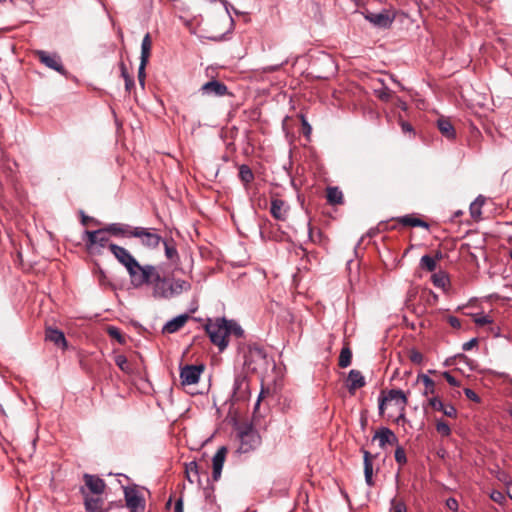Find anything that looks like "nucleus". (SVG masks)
<instances>
[{
  "mask_svg": "<svg viewBox=\"0 0 512 512\" xmlns=\"http://www.w3.org/2000/svg\"><path fill=\"white\" fill-rule=\"evenodd\" d=\"M109 250L115 258L127 269L130 276L131 284L134 286L141 273L146 269V265H141L135 257L124 247L116 244H110Z\"/></svg>",
  "mask_w": 512,
  "mask_h": 512,
  "instance_id": "f03ea898",
  "label": "nucleus"
},
{
  "mask_svg": "<svg viewBox=\"0 0 512 512\" xmlns=\"http://www.w3.org/2000/svg\"><path fill=\"white\" fill-rule=\"evenodd\" d=\"M240 451L247 453L254 449L260 442V437L251 425H244L239 429Z\"/></svg>",
  "mask_w": 512,
  "mask_h": 512,
  "instance_id": "423d86ee",
  "label": "nucleus"
},
{
  "mask_svg": "<svg viewBox=\"0 0 512 512\" xmlns=\"http://www.w3.org/2000/svg\"><path fill=\"white\" fill-rule=\"evenodd\" d=\"M363 452V461H364V476L365 482L368 486H374L373 481V460L375 459V455H372L367 450H362Z\"/></svg>",
  "mask_w": 512,
  "mask_h": 512,
  "instance_id": "aec40b11",
  "label": "nucleus"
},
{
  "mask_svg": "<svg viewBox=\"0 0 512 512\" xmlns=\"http://www.w3.org/2000/svg\"><path fill=\"white\" fill-rule=\"evenodd\" d=\"M352 360V351L348 346H345L342 348L340 355H339V362L338 365L341 368H346L351 364Z\"/></svg>",
  "mask_w": 512,
  "mask_h": 512,
  "instance_id": "c85d7f7f",
  "label": "nucleus"
},
{
  "mask_svg": "<svg viewBox=\"0 0 512 512\" xmlns=\"http://www.w3.org/2000/svg\"><path fill=\"white\" fill-rule=\"evenodd\" d=\"M391 506L392 512H407L406 505L396 498L391 501Z\"/></svg>",
  "mask_w": 512,
  "mask_h": 512,
  "instance_id": "79ce46f5",
  "label": "nucleus"
},
{
  "mask_svg": "<svg viewBox=\"0 0 512 512\" xmlns=\"http://www.w3.org/2000/svg\"><path fill=\"white\" fill-rule=\"evenodd\" d=\"M270 213L275 219L285 221L287 219L288 205L281 199H273Z\"/></svg>",
  "mask_w": 512,
  "mask_h": 512,
  "instance_id": "412c9836",
  "label": "nucleus"
},
{
  "mask_svg": "<svg viewBox=\"0 0 512 512\" xmlns=\"http://www.w3.org/2000/svg\"><path fill=\"white\" fill-rule=\"evenodd\" d=\"M35 57L45 66L50 69H53L60 74H65V68L61 63V59L57 54H49L43 50H36L34 52Z\"/></svg>",
  "mask_w": 512,
  "mask_h": 512,
  "instance_id": "6e6552de",
  "label": "nucleus"
},
{
  "mask_svg": "<svg viewBox=\"0 0 512 512\" xmlns=\"http://www.w3.org/2000/svg\"><path fill=\"white\" fill-rule=\"evenodd\" d=\"M474 323L478 326H485L493 323V319L489 315L476 314L473 319Z\"/></svg>",
  "mask_w": 512,
  "mask_h": 512,
  "instance_id": "4c0bfd02",
  "label": "nucleus"
},
{
  "mask_svg": "<svg viewBox=\"0 0 512 512\" xmlns=\"http://www.w3.org/2000/svg\"><path fill=\"white\" fill-rule=\"evenodd\" d=\"M434 286L444 289L449 284L448 275L444 272L435 273L431 277Z\"/></svg>",
  "mask_w": 512,
  "mask_h": 512,
  "instance_id": "7c9ffc66",
  "label": "nucleus"
},
{
  "mask_svg": "<svg viewBox=\"0 0 512 512\" xmlns=\"http://www.w3.org/2000/svg\"><path fill=\"white\" fill-rule=\"evenodd\" d=\"M175 512H183V501L179 499L175 504Z\"/></svg>",
  "mask_w": 512,
  "mask_h": 512,
  "instance_id": "6e6d98bb",
  "label": "nucleus"
},
{
  "mask_svg": "<svg viewBox=\"0 0 512 512\" xmlns=\"http://www.w3.org/2000/svg\"><path fill=\"white\" fill-rule=\"evenodd\" d=\"M401 126H402V130L404 132L412 131V126L409 123H407V122H402Z\"/></svg>",
  "mask_w": 512,
  "mask_h": 512,
  "instance_id": "4d7b16f0",
  "label": "nucleus"
},
{
  "mask_svg": "<svg viewBox=\"0 0 512 512\" xmlns=\"http://www.w3.org/2000/svg\"><path fill=\"white\" fill-rule=\"evenodd\" d=\"M420 266L427 271L432 272L436 269V259L429 255H424L420 260Z\"/></svg>",
  "mask_w": 512,
  "mask_h": 512,
  "instance_id": "72a5a7b5",
  "label": "nucleus"
},
{
  "mask_svg": "<svg viewBox=\"0 0 512 512\" xmlns=\"http://www.w3.org/2000/svg\"><path fill=\"white\" fill-rule=\"evenodd\" d=\"M80 493L84 498L86 512H103L104 500L101 495L90 494L84 487L80 488Z\"/></svg>",
  "mask_w": 512,
  "mask_h": 512,
  "instance_id": "1a4fd4ad",
  "label": "nucleus"
},
{
  "mask_svg": "<svg viewBox=\"0 0 512 512\" xmlns=\"http://www.w3.org/2000/svg\"><path fill=\"white\" fill-rule=\"evenodd\" d=\"M434 259H436V260H440V259H442V253H441L440 251H438V252L436 253V256H435V258H434Z\"/></svg>",
  "mask_w": 512,
  "mask_h": 512,
  "instance_id": "e2e57ef3",
  "label": "nucleus"
},
{
  "mask_svg": "<svg viewBox=\"0 0 512 512\" xmlns=\"http://www.w3.org/2000/svg\"><path fill=\"white\" fill-rule=\"evenodd\" d=\"M186 474L187 479L190 483H193L194 480L192 479L191 475L194 474L195 476L198 475V465L196 462H190L186 465Z\"/></svg>",
  "mask_w": 512,
  "mask_h": 512,
  "instance_id": "ea45409f",
  "label": "nucleus"
},
{
  "mask_svg": "<svg viewBox=\"0 0 512 512\" xmlns=\"http://www.w3.org/2000/svg\"><path fill=\"white\" fill-rule=\"evenodd\" d=\"M373 439L379 440V446L381 448H384L386 446V444L396 445L398 443V438L396 437L394 432L386 427L380 428L375 433Z\"/></svg>",
  "mask_w": 512,
  "mask_h": 512,
  "instance_id": "f3484780",
  "label": "nucleus"
},
{
  "mask_svg": "<svg viewBox=\"0 0 512 512\" xmlns=\"http://www.w3.org/2000/svg\"><path fill=\"white\" fill-rule=\"evenodd\" d=\"M398 223L407 227H423L428 228V224L420 218L414 217L413 215H405L395 219Z\"/></svg>",
  "mask_w": 512,
  "mask_h": 512,
  "instance_id": "b1692460",
  "label": "nucleus"
},
{
  "mask_svg": "<svg viewBox=\"0 0 512 512\" xmlns=\"http://www.w3.org/2000/svg\"><path fill=\"white\" fill-rule=\"evenodd\" d=\"M509 414L512 417V408L509 410Z\"/></svg>",
  "mask_w": 512,
  "mask_h": 512,
  "instance_id": "774afa93",
  "label": "nucleus"
},
{
  "mask_svg": "<svg viewBox=\"0 0 512 512\" xmlns=\"http://www.w3.org/2000/svg\"><path fill=\"white\" fill-rule=\"evenodd\" d=\"M107 332L111 338L117 340L120 344L126 343V337L122 334V332L118 328H116L114 326H109L107 329Z\"/></svg>",
  "mask_w": 512,
  "mask_h": 512,
  "instance_id": "f704fd0d",
  "label": "nucleus"
},
{
  "mask_svg": "<svg viewBox=\"0 0 512 512\" xmlns=\"http://www.w3.org/2000/svg\"><path fill=\"white\" fill-rule=\"evenodd\" d=\"M396 400L401 405V408L404 409L407 404V397L402 390L392 389L388 392L386 397H381L379 399V410L382 414L384 411V404L386 401Z\"/></svg>",
  "mask_w": 512,
  "mask_h": 512,
  "instance_id": "2eb2a0df",
  "label": "nucleus"
},
{
  "mask_svg": "<svg viewBox=\"0 0 512 512\" xmlns=\"http://www.w3.org/2000/svg\"><path fill=\"white\" fill-rule=\"evenodd\" d=\"M45 339L47 341L54 343L57 347L61 348L62 350H65L67 348V341L65 335L62 331L58 329L47 327L45 330Z\"/></svg>",
  "mask_w": 512,
  "mask_h": 512,
  "instance_id": "dca6fc26",
  "label": "nucleus"
},
{
  "mask_svg": "<svg viewBox=\"0 0 512 512\" xmlns=\"http://www.w3.org/2000/svg\"><path fill=\"white\" fill-rule=\"evenodd\" d=\"M134 227H131L129 225L119 224V223H113L110 225H107L103 229L106 231L107 234H112L115 236L123 235L129 237V230L133 229Z\"/></svg>",
  "mask_w": 512,
  "mask_h": 512,
  "instance_id": "a878e982",
  "label": "nucleus"
},
{
  "mask_svg": "<svg viewBox=\"0 0 512 512\" xmlns=\"http://www.w3.org/2000/svg\"><path fill=\"white\" fill-rule=\"evenodd\" d=\"M120 70H121V75L124 79L131 77L128 74L127 68L123 62L120 63Z\"/></svg>",
  "mask_w": 512,
  "mask_h": 512,
  "instance_id": "864d4df0",
  "label": "nucleus"
},
{
  "mask_svg": "<svg viewBox=\"0 0 512 512\" xmlns=\"http://www.w3.org/2000/svg\"><path fill=\"white\" fill-rule=\"evenodd\" d=\"M205 366L199 365H186L181 368L180 379L182 385H192L199 381L200 375L203 373Z\"/></svg>",
  "mask_w": 512,
  "mask_h": 512,
  "instance_id": "0eeeda50",
  "label": "nucleus"
},
{
  "mask_svg": "<svg viewBox=\"0 0 512 512\" xmlns=\"http://www.w3.org/2000/svg\"><path fill=\"white\" fill-rule=\"evenodd\" d=\"M162 243L165 247V256L167 259L174 261L176 258H178V252L172 240H163Z\"/></svg>",
  "mask_w": 512,
  "mask_h": 512,
  "instance_id": "2f4dec72",
  "label": "nucleus"
},
{
  "mask_svg": "<svg viewBox=\"0 0 512 512\" xmlns=\"http://www.w3.org/2000/svg\"><path fill=\"white\" fill-rule=\"evenodd\" d=\"M395 460L398 464L404 465L407 462L406 452L403 447L398 446L395 450Z\"/></svg>",
  "mask_w": 512,
  "mask_h": 512,
  "instance_id": "58836bf2",
  "label": "nucleus"
},
{
  "mask_svg": "<svg viewBox=\"0 0 512 512\" xmlns=\"http://www.w3.org/2000/svg\"><path fill=\"white\" fill-rule=\"evenodd\" d=\"M458 357H459V358H461V359H466V358H467V357H466L465 355H463V354L458 355Z\"/></svg>",
  "mask_w": 512,
  "mask_h": 512,
  "instance_id": "338daca9",
  "label": "nucleus"
},
{
  "mask_svg": "<svg viewBox=\"0 0 512 512\" xmlns=\"http://www.w3.org/2000/svg\"><path fill=\"white\" fill-rule=\"evenodd\" d=\"M239 178L245 185H248L253 181L254 174L249 166L241 165L239 167Z\"/></svg>",
  "mask_w": 512,
  "mask_h": 512,
  "instance_id": "c756f323",
  "label": "nucleus"
},
{
  "mask_svg": "<svg viewBox=\"0 0 512 512\" xmlns=\"http://www.w3.org/2000/svg\"><path fill=\"white\" fill-rule=\"evenodd\" d=\"M156 231L155 228L134 227L129 230V237L140 239L141 244L149 249H156L163 241Z\"/></svg>",
  "mask_w": 512,
  "mask_h": 512,
  "instance_id": "20e7f679",
  "label": "nucleus"
},
{
  "mask_svg": "<svg viewBox=\"0 0 512 512\" xmlns=\"http://www.w3.org/2000/svg\"><path fill=\"white\" fill-rule=\"evenodd\" d=\"M144 285L152 287V296L156 299H171L191 289V284L182 279H170L161 276L157 267L146 265L141 277L133 287L139 288Z\"/></svg>",
  "mask_w": 512,
  "mask_h": 512,
  "instance_id": "f257e3e1",
  "label": "nucleus"
},
{
  "mask_svg": "<svg viewBox=\"0 0 512 512\" xmlns=\"http://www.w3.org/2000/svg\"><path fill=\"white\" fill-rule=\"evenodd\" d=\"M366 19L371 22L373 25L380 27V28H388L392 22L393 18L389 16L386 12H380V13H367L365 16Z\"/></svg>",
  "mask_w": 512,
  "mask_h": 512,
  "instance_id": "6ab92c4d",
  "label": "nucleus"
},
{
  "mask_svg": "<svg viewBox=\"0 0 512 512\" xmlns=\"http://www.w3.org/2000/svg\"><path fill=\"white\" fill-rule=\"evenodd\" d=\"M227 324L228 320L225 318H217L215 321L209 320L205 325V330L211 342L218 346L220 351H223L228 345Z\"/></svg>",
  "mask_w": 512,
  "mask_h": 512,
  "instance_id": "7ed1b4c3",
  "label": "nucleus"
},
{
  "mask_svg": "<svg viewBox=\"0 0 512 512\" xmlns=\"http://www.w3.org/2000/svg\"><path fill=\"white\" fill-rule=\"evenodd\" d=\"M309 235H310L311 238L313 237V229H312V227H309Z\"/></svg>",
  "mask_w": 512,
  "mask_h": 512,
  "instance_id": "69168bd1",
  "label": "nucleus"
},
{
  "mask_svg": "<svg viewBox=\"0 0 512 512\" xmlns=\"http://www.w3.org/2000/svg\"><path fill=\"white\" fill-rule=\"evenodd\" d=\"M326 198L331 205H341L344 202L343 193L338 187H328L326 189Z\"/></svg>",
  "mask_w": 512,
  "mask_h": 512,
  "instance_id": "393cba45",
  "label": "nucleus"
},
{
  "mask_svg": "<svg viewBox=\"0 0 512 512\" xmlns=\"http://www.w3.org/2000/svg\"><path fill=\"white\" fill-rule=\"evenodd\" d=\"M227 337L231 334L235 335L236 337H241L243 335L242 328L233 320H228L227 324Z\"/></svg>",
  "mask_w": 512,
  "mask_h": 512,
  "instance_id": "c9c22d12",
  "label": "nucleus"
},
{
  "mask_svg": "<svg viewBox=\"0 0 512 512\" xmlns=\"http://www.w3.org/2000/svg\"><path fill=\"white\" fill-rule=\"evenodd\" d=\"M148 63L140 62L139 69H138V81L142 87H144L145 84V68Z\"/></svg>",
  "mask_w": 512,
  "mask_h": 512,
  "instance_id": "37998d69",
  "label": "nucleus"
},
{
  "mask_svg": "<svg viewBox=\"0 0 512 512\" xmlns=\"http://www.w3.org/2000/svg\"><path fill=\"white\" fill-rule=\"evenodd\" d=\"M448 322L449 324L453 327V328H460L461 326V322L458 318L456 317H453V316H450L448 318Z\"/></svg>",
  "mask_w": 512,
  "mask_h": 512,
  "instance_id": "3c124183",
  "label": "nucleus"
},
{
  "mask_svg": "<svg viewBox=\"0 0 512 512\" xmlns=\"http://www.w3.org/2000/svg\"><path fill=\"white\" fill-rule=\"evenodd\" d=\"M490 497L494 502H496L498 504H503L506 500L505 495L500 491H493L491 493Z\"/></svg>",
  "mask_w": 512,
  "mask_h": 512,
  "instance_id": "c03bdc74",
  "label": "nucleus"
},
{
  "mask_svg": "<svg viewBox=\"0 0 512 512\" xmlns=\"http://www.w3.org/2000/svg\"><path fill=\"white\" fill-rule=\"evenodd\" d=\"M244 380L243 379H240V378H236L235 379V388L238 389L241 387V385L243 384Z\"/></svg>",
  "mask_w": 512,
  "mask_h": 512,
  "instance_id": "052dcab7",
  "label": "nucleus"
},
{
  "mask_svg": "<svg viewBox=\"0 0 512 512\" xmlns=\"http://www.w3.org/2000/svg\"><path fill=\"white\" fill-rule=\"evenodd\" d=\"M126 506L131 512H142L145 509V501L134 489H125Z\"/></svg>",
  "mask_w": 512,
  "mask_h": 512,
  "instance_id": "9b49d317",
  "label": "nucleus"
},
{
  "mask_svg": "<svg viewBox=\"0 0 512 512\" xmlns=\"http://www.w3.org/2000/svg\"><path fill=\"white\" fill-rule=\"evenodd\" d=\"M263 396H264V391L262 390V391H261V393H260V395H259V397H258V401H257V403L255 404V408H254V412H255V413H256V412L258 411V409H259L260 401H261V399L263 398Z\"/></svg>",
  "mask_w": 512,
  "mask_h": 512,
  "instance_id": "13d9d810",
  "label": "nucleus"
},
{
  "mask_svg": "<svg viewBox=\"0 0 512 512\" xmlns=\"http://www.w3.org/2000/svg\"><path fill=\"white\" fill-rule=\"evenodd\" d=\"M436 125L438 130L444 137H446L449 140L455 139L456 131L450 118L440 116L436 121Z\"/></svg>",
  "mask_w": 512,
  "mask_h": 512,
  "instance_id": "a211bd4d",
  "label": "nucleus"
},
{
  "mask_svg": "<svg viewBox=\"0 0 512 512\" xmlns=\"http://www.w3.org/2000/svg\"><path fill=\"white\" fill-rule=\"evenodd\" d=\"M442 375L451 386L458 387L460 385L459 381L449 372H444Z\"/></svg>",
  "mask_w": 512,
  "mask_h": 512,
  "instance_id": "a18cd8bd",
  "label": "nucleus"
},
{
  "mask_svg": "<svg viewBox=\"0 0 512 512\" xmlns=\"http://www.w3.org/2000/svg\"><path fill=\"white\" fill-rule=\"evenodd\" d=\"M85 241L87 250L90 253H100V248H104L109 241L108 234L101 228L96 231H85Z\"/></svg>",
  "mask_w": 512,
  "mask_h": 512,
  "instance_id": "39448f33",
  "label": "nucleus"
},
{
  "mask_svg": "<svg viewBox=\"0 0 512 512\" xmlns=\"http://www.w3.org/2000/svg\"><path fill=\"white\" fill-rule=\"evenodd\" d=\"M464 392L468 399H470L472 401H476V402L479 401L478 395L472 389L466 388Z\"/></svg>",
  "mask_w": 512,
  "mask_h": 512,
  "instance_id": "09e8293b",
  "label": "nucleus"
},
{
  "mask_svg": "<svg viewBox=\"0 0 512 512\" xmlns=\"http://www.w3.org/2000/svg\"><path fill=\"white\" fill-rule=\"evenodd\" d=\"M423 359V355L418 352V351H411L410 353V360L413 362V363H420Z\"/></svg>",
  "mask_w": 512,
  "mask_h": 512,
  "instance_id": "49530a36",
  "label": "nucleus"
},
{
  "mask_svg": "<svg viewBox=\"0 0 512 512\" xmlns=\"http://www.w3.org/2000/svg\"><path fill=\"white\" fill-rule=\"evenodd\" d=\"M497 375L501 378H507L508 375L506 373H497Z\"/></svg>",
  "mask_w": 512,
  "mask_h": 512,
  "instance_id": "0e129e2a",
  "label": "nucleus"
},
{
  "mask_svg": "<svg viewBox=\"0 0 512 512\" xmlns=\"http://www.w3.org/2000/svg\"><path fill=\"white\" fill-rule=\"evenodd\" d=\"M485 201H486L485 197L480 195L475 199L474 202L471 203L470 214L475 221H479L481 219V214H482L481 209H482Z\"/></svg>",
  "mask_w": 512,
  "mask_h": 512,
  "instance_id": "cd10ccee",
  "label": "nucleus"
},
{
  "mask_svg": "<svg viewBox=\"0 0 512 512\" xmlns=\"http://www.w3.org/2000/svg\"><path fill=\"white\" fill-rule=\"evenodd\" d=\"M428 405L436 410L441 411L445 416L449 418H456L457 410L453 405L444 404L439 397H432L428 400Z\"/></svg>",
  "mask_w": 512,
  "mask_h": 512,
  "instance_id": "ddd939ff",
  "label": "nucleus"
},
{
  "mask_svg": "<svg viewBox=\"0 0 512 512\" xmlns=\"http://www.w3.org/2000/svg\"><path fill=\"white\" fill-rule=\"evenodd\" d=\"M348 391L351 394H354L355 391L359 388L365 386V379L362 373L358 370H351L348 374Z\"/></svg>",
  "mask_w": 512,
  "mask_h": 512,
  "instance_id": "4be33fe9",
  "label": "nucleus"
},
{
  "mask_svg": "<svg viewBox=\"0 0 512 512\" xmlns=\"http://www.w3.org/2000/svg\"><path fill=\"white\" fill-rule=\"evenodd\" d=\"M189 316L187 314L179 315L174 319L168 321L163 327L164 333H175L180 330L188 321Z\"/></svg>",
  "mask_w": 512,
  "mask_h": 512,
  "instance_id": "5701e85b",
  "label": "nucleus"
},
{
  "mask_svg": "<svg viewBox=\"0 0 512 512\" xmlns=\"http://www.w3.org/2000/svg\"><path fill=\"white\" fill-rule=\"evenodd\" d=\"M478 343V340L476 338L471 339L470 341L463 344L462 348L464 351H468L475 347Z\"/></svg>",
  "mask_w": 512,
  "mask_h": 512,
  "instance_id": "8fccbe9b",
  "label": "nucleus"
},
{
  "mask_svg": "<svg viewBox=\"0 0 512 512\" xmlns=\"http://www.w3.org/2000/svg\"><path fill=\"white\" fill-rule=\"evenodd\" d=\"M227 448L225 446L220 447L212 459V478L214 481H218L221 477L222 468L227 455Z\"/></svg>",
  "mask_w": 512,
  "mask_h": 512,
  "instance_id": "f8f14e48",
  "label": "nucleus"
},
{
  "mask_svg": "<svg viewBox=\"0 0 512 512\" xmlns=\"http://www.w3.org/2000/svg\"><path fill=\"white\" fill-rule=\"evenodd\" d=\"M83 481L85 483L84 488L90 494L102 495L106 488L104 480L96 475L84 474Z\"/></svg>",
  "mask_w": 512,
  "mask_h": 512,
  "instance_id": "9d476101",
  "label": "nucleus"
},
{
  "mask_svg": "<svg viewBox=\"0 0 512 512\" xmlns=\"http://www.w3.org/2000/svg\"><path fill=\"white\" fill-rule=\"evenodd\" d=\"M115 362H116V365L124 372H128L129 371V362L127 360V358L123 355H118L116 358H115Z\"/></svg>",
  "mask_w": 512,
  "mask_h": 512,
  "instance_id": "a19ab883",
  "label": "nucleus"
},
{
  "mask_svg": "<svg viewBox=\"0 0 512 512\" xmlns=\"http://www.w3.org/2000/svg\"><path fill=\"white\" fill-rule=\"evenodd\" d=\"M203 94L210 96H224L227 94V86L217 80H211L201 87Z\"/></svg>",
  "mask_w": 512,
  "mask_h": 512,
  "instance_id": "4468645a",
  "label": "nucleus"
},
{
  "mask_svg": "<svg viewBox=\"0 0 512 512\" xmlns=\"http://www.w3.org/2000/svg\"><path fill=\"white\" fill-rule=\"evenodd\" d=\"M418 380H420L424 386H425V392L424 394L427 395V394H433L434 391H435V382L430 378L428 377L427 375H424V374H421L419 377H418Z\"/></svg>",
  "mask_w": 512,
  "mask_h": 512,
  "instance_id": "473e14b6",
  "label": "nucleus"
},
{
  "mask_svg": "<svg viewBox=\"0 0 512 512\" xmlns=\"http://www.w3.org/2000/svg\"><path fill=\"white\" fill-rule=\"evenodd\" d=\"M152 48V38L149 33H147L142 40L141 44V57L140 62L148 63Z\"/></svg>",
  "mask_w": 512,
  "mask_h": 512,
  "instance_id": "bb28decb",
  "label": "nucleus"
},
{
  "mask_svg": "<svg viewBox=\"0 0 512 512\" xmlns=\"http://www.w3.org/2000/svg\"><path fill=\"white\" fill-rule=\"evenodd\" d=\"M90 221H94V219H93V218H91V217H89V216H85V215H83V217H82V224H83V225H87V224H88V222H90Z\"/></svg>",
  "mask_w": 512,
  "mask_h": 512,
  "instance_id": "bf43d9fd",
  "label": "nucleus"
},
{
  "mask_svg": "<svg viewBox=\"0 0 512 512\" xmlns=\"http://www.w3.org/2000/svg\"><path fill=\"white\" fill-rule=\"evenodd\" d=\"M436 431L444 437H448L451 434L450 426L443 420H436Z\"/></svg>",
  "mask_w": 512,
  "mask_h": 512,
  "instance_id": "e433bc0d",
  "label": "nucleus"
},
{
  "mask_svg": "<svg viewBox=\"0 0 512 512\" xmlns=\"http://www.w3.org/2000/svg\"><path fill=\"white\" fill-rule=\"evenodd\" d=\"M507 495L512 499V483L507 484Z\"/></svg>",
  "mask_w": 512,
  "mask_h": 512,
  "instance_id": "680f3d73",
  "label": "nucleus"
},
{
  "mask_svg": "<svg viewBox=\"0 0 512 512\" xmlns=\"http://www.w3.org/2000/svg\"><path fill=\"white\" fill-rule=\"evenodd\" d=\"M125 80V89L130 92V90L134 87V80L132 77L126 78Z\"/></svg>",
  "mask_w": 512,
  "mask_h": 512,
  "instance_id": "603ef678",
  "label": "nucleus"
},
{
  "mask_svg": "<svg viewBox=\"0 0 512 512\" xmlns=\"http://www.w3.org/2000/svg\"><path fill=\"white\" fill-rule=\"evenodd\" d=\"M446 506L448 509L452 510V511H457L458 510V502L455 498H448L446 500Z\"/></svg>",
  "mask_w": 512,
  "mask_h": 512,
  "instance_id": "de8ad7c7",
  "label": "nucleus"
},
{
  "mask_svg": "<svg viewBox=\"0 0 512 512\" xmlns=\"http://www.w3.org/2000/svg\"><path fill=\"white\" fill-rule=\"evenodd\" d=\"M302 126H303V133L305 135H308L311 132V126L308 124V122L305 119H303V121H302Z\"/></svg>",
  "mask_w": 512,
  "mask_h": 512,
  "instance_id": "5fc2aeb1",
  "label": "nucleus"
}]
</instances>
